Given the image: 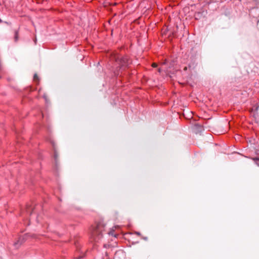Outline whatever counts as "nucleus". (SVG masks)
<instances>
[{
    "instance_id": "nucleus-1",
    "label": "nucleus",
    "mask_w": 259,
    "mask_h": 259,
    "mask_svg": "<svg viewBox=\"0 0 259 259\" xmlns=\"http://www.w3.org/2000/svg\"><path fill=\"white\" fill-rule=\"evenodd\" d=\"M112 59L118 64L114 73L116 76H119V77L122 76V72L120 74V70L124 71L126 68H129V65L131 64V61L127 56H121L118 53L113 54Z\"/></svg>"
},
{
    "instance_id": "nucleus-2",
    "label": "nucleus",
    "mask_w": 259,
    "mask_h": 259,
    "mask_svg": "<svg viewBox=\"0 0 259 259\" xmlns=\"http://www.w3.org/2000/svg\"><path fill=\"white\" fill-rule=\"evenodd\" d=\"M105 224L103 221H99L92 227L91 237L93 241L98 242L103 237V232L105 231Z\"/></svg>"
},
{
    "instance_id": "nucleus-3",
    "label": "nucleus",
    "mask_w": 259,
    "mask_h": 259,
    "mask_svg": "<svg viewBox=\"0 0 259 259\" xmlns=\"http://www.w3.org/2000/svg\"><path fill=\"white\" fill-rule=\"evenodd\" d=\"M25 241V238L24 237H20L18 241L14 243V246L16 248H18L19 246L22 244Z\"/></svg>"
},
{
    "instance_id": "nucleus-4",
    "label": "nucleus",
    "mask_w": 259,
    "mask_h": 259,
    "mask_svg": "<svg viewBox=\"0 0 259 259\" xmlns=\"http://www.w3.org/2000/svg\"><path fill=\"white\" fill-rule=\"evenodd\" d=\"M51 143H52V145L53 146V149H54V159H55V162L56 163V164L57 163V158H58V154H57V152L56 150V149H55V143L54 142L52 141L51 142Z\"/></svg>"
},
{
    "instance_id": "nucleus-5",
    "label": "nucleus",
    "mask_w": 259,
    "mask_h": 259,
    "mask_svg": "<svg viewBox=\"0 0 259 259\" xmlns=\"http://www.w3.org/2000/svg\"><path fill=\"white\" fill-rule=\"evenodd\" d=\"M194 127L196 132L198 133L201 132V131L203 130V127L198 123L195 124Z\"/></svg>"
},
{
    "instance_id": "nucleus-6",
    "label": "nucleus",
    "mask_w": 259,
    "mask_h": 259,
    "mask_svg": "<svg viewBox=\"0 0 259 259\" xmlns=\"http://www.w3.org/2000/svg\"><path fill=\"white\" fill-rule=\"evenodd\" d=\"M26 212L30 215L33 213V210L31 208V206H29L27 208Z\"/></svg>"
},
{
    "instance_id": "nucleus-7",
    "label": "nucleus",
    "mask_w": 259,
    "mask_h": 259,
    "mask_svg": "<svg viewBox=\"0 0 259 259\" xmlns=\"http://www.w3.org/2000/svg\"><path fill=\"white\" fill-rule=\"evenodd\" d=\"M14 39L15 41H17L18 39V31L16 30H15Z\"/></svg>"
},
{
    "instance_id": "nucleus-8",
    "label": "nucleus",
    "mask_w": 259,
    "mask_h": 259,
    "mask_svg": "<svg viewBox=\"0 0 259 259\" xmlns=\"http://www.w3.org/2000/svg\"><path fill=\"white\" fill-rule=\"evenodd\" d=\"M33 80L35 82H39V77H38V75H37V74H34Z\"/></svg>"
},
{
    "instance_id": "nucleus-9",
    "label": "nucleus",
    "mask_w": 259,
    "mask_h": 259,
    "mask_svg": "<svg viewBox=\"0 0 259 259\" xmlns=\"http://www.w3.org/2000/svg\"><path fill=\"white\" fill-rule=\"evenodd\" d=\"M253 161L255 162V163L259 166V158L258 157H254L253 158Z\"/></svg>"
},
{
    "instance_id": "nucleus-10",
    "label": "nucleus",
    "mask_w": 259,
    "mask_h": 259,
    "mask_svg": "<svg viewBox=\"0 0 259 259\" xmlns=\"http://www.w3.org/2000/svg\"><path fill=\"white\" fill-rule=\"evenodd\" d=\"M152 66L154 68H156L157 67V64L155 63H153L152 65Z\"/></svg>"
},
{
    "instance_id": "nucleus-11",
    "label": "nucleus",
    "mask_w": 259,
    "mask_h": 259,
    "mask_svg": "<svg viewBox=\"0 0 259 259\" xmlns=\"http://www.w3.org/2000/svg\"><path fill=\"white\" fill-rule=\"evenodd\" d=\"M83 257V255H79V256H77V257H76V258H77V259H81V258H82Z\"/></svg>"
},
{
    "instance_id": "nucleus-12",
    "label": "nucleus",
    "mask_w": 259,
    "mask_h": 259,
    "mask_svg": "<svg viewBox=\"0 0 259 259\" xmlns=\"http://www.w3.org/2000/svg\"><path fill=\"white\" fill-rule=\"evenodd\" d=\"M135 234H137L138 236H141V233L140 232H136Z\"/></svg>"
},
{
    "instance_id": "nucleus-13",
    "label": "nucleus",
    "mask_w": 259,
    "mask_h": 259,
    "mask_svg": "<svg viewBox=\"0 0 259 259\" xmlns=\"http://www.w3.org/2000/svg\"><path fill=\"white\" fill-rule=\"evenodd\" d=\"M256 3V4L257 5L259 3V0H253Z\"/></svg>"
},
{
    "instance_id": "nucleus-14",
    "label": "nucleus",
    "mask_w": 259,
    "mask_h": 259,
    "mask_svg": "<svg viewBox=\"0 0 259 259\" xmlns=\"http://www.w3.org/2000/svg\"><path fill=\"white\" fill-rule=\"evenodd\" d=\"M142 239H143L145 240H147L148 237H142Z\"/></svg>"
},
{
    "instance_id": "nucleus-15",
    "label": "nucleus",
    "mask_w": 259,
    "mask_h": 259,
    "mask_svg": "<svg viewBox=\"0 0 259 259\" xmlns=\"http://www.w3.org/2000/svg\"><path fill=\"white\" fill-rule=\"evenodd\" d=\"M187 69H188V67L186 66L184 67V70L186 71V70H187Z\"/></svg>"
},
{
    "instance_id": "nucleus-16",
    "label": "nucleus",
    "mask_w": 259,
    "mask_h": 259,
    "mask_svg": "<svg viewBox=\"0 0 259 259\" xmlns=\"http://www.w3.org/2000/svg\"><path fill=\"white\" fill-rule=\"evenodd\" d=\"M158 70V72H159V73H160V72H161V71H162V70H161V68H159Z\"/></svg>"
},
{
    "instance_id": "nucleus-17",
    "label": "nucleus",
    "mask_w": 259,
    "mask_h": 259,
    "mask_svg": "<svg viewBox=\"0 0 259 259\" xmlns=\"http://www.w3.org/2000/svg\"><path fill=\"white\" fill-rule=\"evenodd\" d=\"M188 67H189V68H191V64H189V65H188Z\"/></svg>"
},
{
    "instance_id": "nucleus-18",
    "label": "nucleus",
    "mask_w": 259,
    "mask_h": 259,
    "mask_svg": "<svg viewBox=\"0 0 259 259\" xmlns=\"http://www.w3.org/2000/svg\"><path fill=\"white\" fill-rule=\"evenodd\" d=\"M255 9V8H252L251 10H254Z\"/></svg>"
},
{
    "instance_id": "nucleus-19",
    "label": "nucleus",
    "mask_w": 259,
    "mask_h": 259,
    "mask_svg": "<svg viewBox=\"0 0 259 259\" xmlns=\"http://www.w3.org/2000/svg\"><path fill=\"white\" fill-rule=\"evenodd\" d=\"M104 247H106V244H104Z\"/></svg>"
},
{
    "instance_id": "nucleus-20",
    "label": "nucleus",
    "mask_w": 259,
    "mask_h": 259,
    "mask_svg": "<svg viewBox=\"0 0 259 259\" xmlns=\"http://www.w3.org/2000/svg\"><path fill=\"white\" fill-rule=\"evenodd\" d=\"M2 22V20L0 19V23Z\"/></svg>"
}]
</instances>
